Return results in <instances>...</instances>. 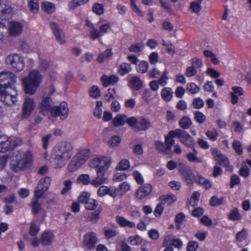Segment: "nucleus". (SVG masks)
Masks as SVG:
<instances>
[{
    "label": "nucleus",
    "mask_w": 251,
    "mask_h": 251,
    "mask_svg": "<svg viewBox=\"0 0 251 251\" xmlns=\"http://www.w3.org/2000/svg\"><path fill=\"white\" fill-rule=\"evenodd\" d=\"M40 113L44 115L49 113L52 117H59L60 119L64 120L68 115L69 108L66 102H62L59 106H53V102L49 97L44 98L40 103Z\"/></svg>",
    "instance_id": "1"
},
{
    "label": "nucleus",
    "mask_w": 251,
    "mask_h": 251,
    "mask_svg": "<svg viewBox=\"0 0 251 251\" xmlns=\"http://www.w3.org/2000/svg\"><path fill=\"white\" fill-rule=\"evenodd\" d=\"M73 155V147L70 143L62 142L57 144L54 148L51 156L56 161L64 165Z\"/></svg>",
    "instance_id": "2"
},
{
    "label": "nucleus",
    "mask_w": 251,
    "mask_h": 251,
    "mask_svg": "<svg viewBox=\"0 0 251 251\" xmlns=\"http://www.w3.org/2000/svg\"><path fill=\"white\" fill-rule=\"evenodd\" d=\"M97 161L99 163L95 167L97 176L95 179L91 181V184L95 187L107 183V178L105 173L111 164L110 160L105 157L97 158Z\"/></svg>",
    "instance_id": "3"
},
{
    "label": "nucleus",
    "mask_w": 251,
    "mask_h": 251,
    "mask_svg": "<svg viewBox=\"0 0 251 251\" xmlns=\"http://www.w3.org/2000/svg\"><path fill=\"white\" fill-rule=\"evenodd\" d=\"M42 79L43 76L39 71L30 72L26 77L22 79L25 93L31 95L35 94Z\"/></svg>",
    "instance_id": "4"
},
{
    "label": "nucleus",
    "mask_w": 251,
    "mask_h": 251,
    "mask_svg": "<svg viewBox=\"0 0 251 251\" xmlns=\"http://www.w3.org/2000/svg\"><path fill=\"white\" fill-rule=\"evenodd\" d=\"M32 158L31 151H19L16 155V160L11 164L10 168L15 172L24 170L30 166Z\"/></svg>",
    "instance_id": "5"
},
{
    "label": "nucleus",
    "mask_w": 251,
    "mask_h": 251,
    "mask_svg": "<svg viewBox=\"0 0 251 251\" xmlns=\"http://www.w3.org/2000/svg\"><path fill=\"white\" fill-rule=\"evenodd\" d=\"M90 152L89 150L84 149L78 152L73 158L68 165V170L70 172L76 171L79 167L83 164L89 158Z\"/></svg>",
    "instance_id": "6"
},
{
    "label": "nucleus",
    "mask_w": 251,
    "mask_h": 251,
    "mask_svg": "<svg viewBox=\"0 0 251 251\" xmlns=\"http://www.w3.org/2000/svg\"><path fill=\"white\" fill-rule=\"evenodd\" d=\"M16 81L15 74L10 72H2L0 73V88L12 89V85Z\"/></svg>",
    "instance_id": "7"
},
{
    "label": "nucleus",
    "mask_w": 251,
    "mask_h": 251,
    "mask_svg": "<svg viewBox=\"0 0 251 251\" xmlns=\"http://www.w3.org/2000/svg\"><path fill=\"white\" fill-rule=\"evenodd\" d=\"M16 95L17 93L14 87H12V89L0 88V100L5 105H11L14 104L17 101Z\"/></svg>",
    "instance_id": "8"
},
{
    "label": "nucleus",
    "mask_w": 251,
    "mask_h": 251,
    "mask_svg": "<svg viewBox=\"0 0 251 251\" xmlns=\"http://www.w3.org/2000/svg\"><path fill=\"white\" fill-rule=\"evenodd\" d=\"M176 136L179 138L181 143L188 148H193L195 146V140L187 132L181 129H176Z\"/></svg>",
    "instance_id": "9"
},
{
    "label": "nucleus",
    "mask_w": 251,
    "mask_h": 251,
    "mask_svg": "<svg viewBox=\"0 0 251 251\" xmlns=\"http://www.w3.org/2000/svg\"><path fill=\"white\" fill-rule=\"evenodd\" d=\"M6 62L18 72L21 71L25 65L23 58L17 54L9 55L6 59Z\"/></svg>",
    "instance_id": "10"
},
{
    "label": "nucleus",
    "mask_w": 251,
    "mask_h": 251,
    "mask_svg": "<svg viewBox=\"0 0 251 251\" xmlns=\"http://www.w3.org/2000/svg\"><path fill=\"white\" fill-rule=\"evenodd\" d=\"M50 182L51 179L48 176L40 179L34 191L35 197L41 198L48 190L50 186Z\"/></svg>",
    "instance_id": "11"
},
{
    "label": "nucleus",
    "mask_w": 251,
    "mask_h": 251,
    "mask_svg": "<svg viewBox=\"0 0 251 251\" xmlns=\"http://www.w3.org/2000/svg\"><path fill=\"white\" fill-rule=\"evenodd\" d=\"M50 26L57 41L60 44L65 43V34L60 25L55 22H50Z\"/></svg>",
    "instance_id": "12"
},
{
    "label": "nucleus",
    "mask_w": 251,
    "mask_h": 251,
    "mask_svg": "<svg viewBox=\"0 0 251 251\" xmlns=\"http://www.w3.org/2000/svg\"><path fill=\"white\" fill-rule=\"evenodd\" d=\"M177 168L187 183H192L193 182L192 176L193 173L190 167L184 163L180 162L178 165Z\"/></svg>",
    "instance_id": "13"
},
{
    "label": "nucleus",
    "mask_w": 251,
    "mask_h": 251,
    "mask_svg": "<svg viewBox=\"0 0 251 251\" xmlns=\"http://www.w3.org/2000/svg\"><path fill=\"white\" fill-rule=\"evenodd\" d=\"M98 242L96 234L94 232H90L84 236L83 244L89 250H93Z\"/></svg>",
    "instance_id": "14"
},
{
    "label": "nucleus",
    "mask_w": 251,
    "mask_h": 251,
    "mask_svg": "<svg viewBox=\"0 0 251 251\" xmlns=\"http://www.w3.org/2000/svg\"><path fill=\"white\" fill-rule=\"evenodd\" d=\"M35 107L34 100L32 99L26 97L22 107V116L24 118H27L31 115Z\"/></svg>",
    "instance_id": "15"
},
{
    "label": "nucleus",
    "mask_w": 251,
    "mask_h": 251,
    "mask_svg": "<svg viewBox=\"0 0 251 251\" xmlns=\"http://www.w3.org/2000/svg\"><path fill=\"white\" fill-rule=\"evenodd\" d=\"M13 149L10 138L4 135H0V152L4 153Z\"/></svg>",
    "instance_id": "16"
},
{
    "label": "nucleus",
    "mask_w": 251,
    "mask_h": 251,
    "mask_svg": "<svg viewBox=\"0 0 251 251\" xmlns=\"http://www.w3.org/2000/svg\"><path fill=\"white\" fill-rule=\"evenodd\" d=\"M152 187L150 184H145L138 188L136 196L139 200H142L148 196L152 191Z\"/></svg>",
    "instance_id": "17"
},
{
    "label": "nucleus",
    "mask_w": 251,
    "mask_h": 251,
    "mask_svg": "<svg viewBox=\"0 0 251 251\" xmlns=\"http://www.w3.org/2000/svg\"><path fill=\"white\" fill-rule=\"evenodd\" d=\"M23 28V25L21 23L11 22L9 23V33L12 36H18L22 32Z\"/></svg>",
    "instance_id": "18"
},
{
    "label": "nucleus",
    "mask_w": 251,
    "mask_h": 251,
    "mask_svg": "<svg viewBox=\"0 0 251 251\" xmlns=\"http://www.w3.org/2000/svg\"><path fill=\"white\" fill-rule=\"evenodd\" d=\"M151 126V122L145 117H140L137 120L135 131H145L148 129Z\"/></svg>",
    "instance_id": "19"
},
{
    "label": "nucleus",
    "mask_w": 251,
    "mask_h": 251,
    "mask_svg": "<svg viewBox=\"0 0 251 251\" xmlns=\"http://www.w3.org/2000/svg\"><path fill=\"white\" fill-rule=\"evenodd\" d=\"M176 132V130H172L169 132L168 135L165 137V144L167 146L168 150L170 151L172 153V147L175 144V141L173 138H177L176 136L175 133Z\"/></svg>",
    "instance_id": "20"
},
{
    "label": "nucleus",
    "mask_w": 251,
    "mask_h": 251,
    "mask_svg": "<svg viewBox=\"0 0 251 251\" xmlns=\"http://www.w3.org/2000/svg\"><path fill=\"white\" fill-rule=\"evenodd\" d=\"M54 238L53 233L50 231L44 232L41 235L40 242L44 246H49Z\"/></svg>",
    "instance_id": "21"
},
{
    "label": "nucleus",
    "mask_w": 251,
    "mask_h": 251,
    "mask_svg": "<svg viewBox=\"0 0 251 251\" xmlns=\"http://www.w3.org/2000/svg\"><path fill=\"white\" fill-rule=\"evenodd\" d=\"M232 92L231 95V103L236 104L238 100V97L244 94V91L241 87L234 86L232 88Z\"/></svg>",
    "instance_id": "22"
},
{
    "label": "nucleus",
    "mask_w": 251,
    "mask_h": 251,
    "mask_svg": "<svg viewBox=\"0 0 251 251\" xmlns=\"http://www.w3.org/2000/svg\"><path fill=\"white\" fill-rule=\"evenodd\" d=\"M100 79L103 86L107 87L110 84L117 83L119 80V78L118 76L113 75H110L109 77L104 75L101 77Z\"/></svg>",
    "instance_id": "23"
},
{
    "label": "nucleus",
    "mask_w": 251,
    "mask_h": 251,
    "mask_svg": "<svg viewBox=\"0 0 251 251\" xmlns=\"http://www.w3.org/2000/svg\"><path fill=\"white\" fill-rule=\"evenodd\" d=\"M117 223L122 227H128L129 228H134L135 224L132 222L127 220L124 217L117 216L116 217Z\"/></svg>",
    "instance_id": "24"
},
{
    "label": "nucleus",
    "mask_w": 251,
    "mask_h": 251,
    "mask_svg": "<svg viewBox=\"0 0 251 251\" xmlns=\"http://www.w3.org/2000/svg\"><path fill=\"white\" fill-rule=\"evenodd\" d=\"M178 124L181 129H188L192 125V121L189 117L183 116L179 120Z\"/></svg>",
    "instance_id": "25"
},
{
    "label": "nucleus",
    "mask_w": 251,
    "mask_h": 251,
    "mask_svg": "<svg viewBox=\"0 0 251 251\" xmlns=\"http://www.w3.org/2000/svg\"><path fill=\"white\" fill-rule=\"evenodd\" d=\"M41 8L44 12L49 14L52 13L55 11V4L47 1L42 2Z\"/></svg>",
    "instance_id": "26"
},
{
    "label": "nucleus",
    "mask_w": 251,
    "mask_h": 251,
    "mask_svg": "<svg viewBox=\"0 0 251 251\" xmlns=\"http://www.w3.org/2000/svg\"><path fill=\"white\" fill-rule=\"evenodd\" d=\"M12 8L7 5L0 3V18L5 19L7 15H10Z\"/></svg>",
    "instance_id": "27"
},
{
    "label": "nucleus",
    "mask_w": 251,
    "mask_h": 251,
    "mask_svg": "<svg viewBox=\"0 0 251 251\" xmlns=\"http://www.w3.org/2000/svg\"><path fill=\"white\" fill-rule=\"evenodd\" d=\"M173 95V92L170 88H164L161 91V95L162 98L165 101L168 102L171 100Z\"/></svg>",
    "instance_id": "28"
},
{
    "label": "nucleus",
    "mask_w": 251,
    "mask_h": 251,
    "mask_svg": "<svg viewBox=\"0 0 251 251\" xmlns=\"http://www.w3.org/2000/svg\"><path fill=\"white\" fill-rule=\"evenodd\" d=\"M113 55L111 49H107L105 50L103 53L100 54L97 58V61L99 63H102L104 61H107Z\"/></svg>",
    "instance_id": "29"
},
{
    "label": "nucleus",
    "mask_w": 251,
    "mask_h": 251,
    "mask_svg": "<svg viewBox=\"0 0 251 251\" xmlns=\"http://www.w3.org/2000/svg\"><path fill=\"white\" fill-rule=\"evenodd\" d=\"M159 199L163 203L168 202L169 205H171L172 203L176 201L177 198L175 195L172 194H169L160 197Z\"/></svg>",
    "instance_id": "30"
},
{
    "label": "nucleus",
    "mask_w": 251,
    "mask_h": 251,
    "mask_svg": "<svg viewBox=\"0 0 251 251\" xmlns=\"http://www.w3.org/2000/svg\"><path fill=\"white\" fill-rule=\"evenodd\" d=\"M126 121V115L118 114L115 118L113 119L112 123L115 126H123Z\"/></svg>",
    "instance_id": "31"
},
{
    "label": "nucleus",
    "mask_w": 251,
    "mask_h": 251,
    "mask_svg": "<svg viewBox=\"0 0 251 251\" xmlns=\"http://www.w3.org/2000/svg\"><path fill=\"white\" fill-rule=\"evenodd\" d=\"M138 139H134L131 143L129 145L130 148H133V152L137 155H141L143 153V150L142 144H137L133 146V144L138 141Z\"/></svg>",
    "instance_id": "32"
},
{
    "label": "nucleus",
    "mask_w": 251,
    "mask_h": 251,
    "mask_svg": "<svg viewBox=\"0 0 251 251\" xmlns=\"http://www.w3.org/2000/svg\"><path fill=\"white\" fill-rule=\"evenodd\" d=\"M228 218L231 221H239L241 219L242 216L239 212L238 208H234L230 211Z\"/></svg>",
    "instance_id": "33"
},
{
    "label": "nucleus",
    "mask_w": 251,
    "mask_h": 251,
    "mask_svg": "<svg viewBox=\"0 0 251 251\" xmlns=\"http://www.w3.org/2000/svg\"><path fill=\"white\" fill-rule=\"evenodd\" d=\"M130 82L132 88L135 90H138L142 87V81L137 76H133L130 79Z\"/></svg>",
    "instance_id": "34"
},
{
    "label": "nucleus",
    "mask_w": 251,
    "mask_h": 251,
    "mask_svg": "<svg viewBox=\"0 0 251 251\" xmlns=\"http://www.w3.org/2000/svg\"><path fill=\"white\" fill-rule=\"evenodd\" d=\"M217 161L218 162L219 165L225 167L226 171H231L233 169L232 167L229 165L228 158L224 155L218 159Z\"/></svg>",
    "instance_id": "35"
},
{
    "label": "nucleus",
    "mask_w": 251,
    "mask_h": 251,
    "mask_svg": "<svg viewBox=\"0 0 251 251\" xmlns=\"http://www.w3.org/2000/svg\"><path fill=\"white\" fill-rule=\"evenodd\" d=\"M202 0H196V1H193L190 4V8L193 13L199 15V13L201 10V4Z\"/></svg>",
    "instance_id": "36"
},
{
    "label": "nucleus",
    "mask_w": 251,
    "mask_h": 251,
    "mask_svg": "<svg viewBox=\"0 0 251 251\" xmlns=\"http://www.w3.org/2000/svg\"><path fill=\"white\" fill-rule=\"evenodd\" d=\"M39 199L34 197L31 202V210L34 214H38L41 210V204L38 201Z\"/></svg>",
    "instance_id": "37"
},
{
    "label": "nucleus",
    "mask_w": 251,
    "mask_h": 251,
    "mask_svg": "<svg viewBox=\"0 0 251 251\" xmlns=\"http://www.w3.org/2000/svg\"><path fill=\"white\" fill-rule=\"evenodd\" d=\"M155 144L157 150L162 153L165 155H170L172 154L170 151L168 150L165 144L160 141H156Z\"/></svg>",
    "instance_id": "38"
},
{
    "label": "nucleus",
    "mask_w": 251,
    "mask_h": 251,
    "mask_svg": "<svg viewBox=\"0 0 251 251\" xmlns=\"http://www.w3.org/2000/svg\"><path fill=\"white\" fill-rule=\"evenodd\" d=\"M131 67L130 64L127 63H123L119 66L118 73L122 75H124L129 73L131 71Z\"/></svg>",
    "instance_id": "39"
},
{
    "label": "nucleus",
    "mask_w": 251,
    "mask_h": 251,
    "mask_svg": "<svg viewBox=\"0 0 251 251\" xmlns=\"http://www.w3.org/2000/svg\"><path fill=\"white\" fill-rule=\"evenodd\" d=\"M130 188V185L126 181H124L119 185L118 188L119 192V196H122L127 191L129 190Z\"/></svg>",
    "instance_id": "40"
},
{
    "label": "nucleus",
    "mask_w": 251,
    "mask_h": 251,
    "mask_svg": "<svg viewBox=\"0 0 251 251\" xmlns=\"http://www.w3.org/2000/svg\"><path fill=\"white\" fill-rule=\"evenodd\" d=\"M28 6L31 12L37 13L39 10L38 0H28Z\"/></svg>",
    "instance_id": "41"
},
{
    "label": "nucleus",
    "mask_w": 251,
    "mask_h": 251,
    "mask_svg": "<svg viewBox=\"0 0 251 251\" xmlns=\"http://www.w3.org/2000/svg\"><path fill=\"white\" fill-rule=\"evenodd\" d=\"M148 68V63L145 61H142L137 65L136 69L138 73L144 74L147 72Z\"/></svg>",
    "instance_id": "42"
},
{
    "label": "nucleus",
    "mask_w": 251,
    "mask_h": 251,
    "mask_svg": "<svg viewBox=\"0 0 251 251\" xmlns=\"http://www.w3.org/2000/svg\"><path fill=\"white\" fill-rule=\"evenodd\" d=\"M88 0H72L68 3L70 9H75L79 6L86 3Z\"/></svg>",
    "instance_id": "43"
},
{
    "label": "nucleus",
    "mask_w": 251,
    "mask_h": 251,
    "mask_svg": "<svg viewBox=\"0 0 251 251\" xmlns=\"http://www.w3.org/2000/svg\"><path fill=\"white\" fill-rule=\"evenodd\" d=\"M194 120L200 124H203L206 120V116L201 111H196L194 113Z\"/></svg>",
    "instance_id": "44"
},
{
    "label": "nucleus",
    "mask_w": 251,
    "mask_h": 251,
    "mask_svg": "<svg viewBox=\"0 0 251 251\" xmlns=\"http://www.w3.org/2000/svg\"><path fill=\"white\" fill-rule=\"evenodd\" d=\"M247 235V230L245 228H243L242 230L237 233L235 236V239L237 241L241 242L246 239Z\"/></svg>",
    "instance_id": "45"
},
{
    "label": "nucleus",
    "mask_w": 251,
    "mask_h": 251,
    "mask_svg": "<svg viewBox=\"0 0 251 251\" xmlns=\"http://www.w3.org/2000/svg\"><path fill=\"white\" fill-rule=\"evenodd\" d=\"M90 97L95 99H98L100 96V90L96 85L91 87L89 92Z\"/></svg>",
    "instance_id": "46"
},
{
    "label": "nucleus",
    "mask_w": 251,
    "mask_h": 251,
    "mask_svg": "<svg viewBox=\"0 0 251 251\" xmlns=\"http://www.w3.org/2000/svg\"><path fill=\"white\" fill-rule=\"evenodd\" d=\"M144 47V45L142 43L133 44L129 47L128 50L130 52L138 53L143 50Z\"/></svg>",
    "instance_id": "47"
},
{
    "label": "nucleus",
    "mask_w": 251,
    "mask_h": 251,
    "mask_svg": "<svg viewBox=\"0 0 251 251\" xmlns=\"http://www.w3.org/2000/svg\"><path fill=\"white\" fill-rule=\"evenodd\" d=\"M187 90L191 94H195L200 91V88L193 82L188 83L187 84Z\"/></svg>",
    "instance_id": "48"
},
{
    "label": "nucleus",
    "mask_w": 251,
    "mask_h": 251,
    "mask_svg": "<svg viewBox=\"0 0 251 251\" xmlns=\"http://www.w3.org/2000/svg\"><path fill=\"white\" fill-rule=\"evenodd\" d=\"M76 181L77 183H81L83 185H88L90 182V178L87 174H82L77 177Z\"/></svg>",
    "instance_id": "49"
},
{
    "label": "nucleus",
    "mask_w": 251,
    "mask_h": 251,
    "mask_svg": "<svg viewBox=\"0 0 251 251\" xmlns=\"http://www.w3.org/2000/svg\"><path fill=\"white\" fill-rule=\"evenodd\" d=\"M129 167V162L126 159L121 160L116 167V169L120 171L127 170Z\"/></svg>",
    "instance_id": "50"
},
{
    "label": "nucleus",
    "mask_w": 251,
    "mask_h": 251,
    "mask_svg": "<svg viewBox=\"0 0 251 251\" xmlns=\"http://www.w3.org/2000/svg\"><path fill=\"white\" fill-rule=\"evenodd\" d=\"M232 147L235 150L236 153L238 155H241L243 153V149L241 142L238 140H234L232 142Z\"/></svg>",
    "instance_id": "51"
},
{
    "label": "nucleus",
    "mask_w": 251,
    "mask_h": 251,
    "mask_svg": "<svg viewBox=\"0 0 251 251\" xmlns=\"http://www.w3.org/2000/svg\"><path fill=\"white\" fill-rule=\"evenodd\" d=\"M90 35L93 40H95L102 36L101 32L98 29L95 27H92V29H89Z\"/></svg>",
    "instance_id": "52"
},
{
    "label": "nucleus",
    "mask_w": 251,
    "mask_h": 251,
    "mask_svg": "<svg viewBox=\"0 0 251 251\" xmlns=\"http://www.w3.org/2000/svg\"><path fill=\"white\" fill-rule=\"evenodd\" d=\"M98 201L94 199L90 200L85 203V208L90 210H94L98 206Z\"/></svg>",
    "instance_id": "53"
},
{
    "label": "nucleus",
    "mask_w": 251,
    "mask_h": 251,
    "mask_svg": "<svg viewBox=\"0 0 251 251\" xmlns=\"http://www.w3.org/2000/svg\"><path fill=\"white\" fill-rule=\"evenodd\" d=\"M224 201V198L218 199L215 196H213L210 200L209 204L212 206H216L223 204Z\"/></svg>",
    "instance_id": "54"
},
{
    "label": "nucleus",
    "mask_w": 251,
    "mask_h": 251,
    "mask_svg": "<svg viewBox=\"0 0 251 251\" xmlns=\"http://www.w3.org/2000/svg\"><path fill=\"white\" fill-rule=\"evenodd\" d=\"M239 173L241 176L245 178L247 177L250 176V169L247 165H242L239 170Z\"/></svg>",
    "instance_id": "55"
},
{
    "label": "nucleus",
    "mask_w": 251,
    "mask_h": 251,
    "mask_svg": "<svg viewBox=\"0 0 251 251\" xmlns=\"http://www.w3.org/2000/svg\"><path fill=\"white\" fill-rule=\"evenodd\" d=\"M90 193L86 192H83L78 197V201L79 202L85 204L86 202H87L90 200Z\"/></svg>",
    "instance_id": "56"
},
{
    "label": "nucleus",
    "mask_w": 251,
    "mask_h": 251,
    "mask_svg": "<svg viewBox=\"0 0 251 251\" xmlns=\"http://www.w3.org/2000/svg\"><path fill=\"white\" fill-rule=\"evenodd\" d=\"M39 231V227L37 226L34 222H31L29 230V234L34 236L38 233Z\"/></svg>",
    "instance_id": "57"
},
{
    "label": "nucleus",
    "mask_w": 251,
    "mask_h": 251,
    "mask_svg": "<svg viewBox=\"0 0 251 251\" xmlns=\"http://www.w3.org/2000/svg\"><path fill=\"white\" fill-rule=\"evenodd\" d=\"M187 159L190 162H194L197 163H201L202 160L201 158L197 157L195 154L192 152H189L186 155Z\"/></svg>",
    "instance_id": "58"
},
{
    "label": "nucleus",
    "mask_w": 251,
    "mask_h": 251,
    "mask_svg": "<svg viewBox=\"0 0 251 251\" xmlns=\"http://www.w3.org/2000/svg\"><path fill=\"white\" fill-rule=\"evenodd\" d=\"M137 122V119L136 118L131 117L128 118L126 116V123L129 126L131 127L134 131L135 130V126H136Z\"/></svg>",
    "instance_id": "59"
},
{
    "label": "nucleus",
    "mask_w": 251,
    "mask_h": 251,
    "mask_svg": "<svg viewBox=\"0 0 251 251\" xmlns=\"http://www.w3.org/2000/svg\"><path fill=\"white\" fill-rule=\"evenodd\" d=\"M164 204L162 201L158 203L155 209L154 214L156 217H159L164 209Z\"/></svg>",
    "instance_id": "60"
},
{
    "label": "nucleus",
    "mask_w": 251,
    "mask_h": 251,
    "mask_svg": "<svg viewBox=\"0 0 251 251\" xmlns=\"http://www.w3.org/2000/svg\"><path fill=\"white\" fill-rule=\"evenodd\" d=\"M199 248L198 243L196 241H189L188 243L187 251H196Z\"/></svg>",
    "instance_id": "61"
},
{
    "label": "nucleus",
    "mask_w": 251,
    "mask_h": 251,
    "mask_svg": "<svg viewBox=\"0 0 251 251\" xmlns=\"http://www.w3.org/2000/svg\"><path fill=\"white\" fill-rule=\"evenodd\" d=\"M93 11L96 14L100 15L104 12L103 6L100 3H95L93 7Z\"/></svg>",
    "instance_id": "62"
},
{
    "label": "nucleus",
    "mask_w": 251,
    "mask_h": 251,
    "mask_svg": "<svg viewBox=\"0 0 251 251\" xmlns=\"http://www.w3.org/2000/svg\"><path fill=\"white\" fill-rule=\"evenodd\" d=\"M129 243L132 245H138L141 243V239L138 235L130 236L128 240Z\"/></svg>",
    "instance_id": "63"
},
{
    "label": "nucleus",
    "mask_w": 251,
    "mask_h": 251,
    "mask_svg": "<svg viewBox=\"0 0 251 251\" xmlns=\"http://www.w3.org/2000/svg\"><path fill=\"white\" fill-rule=\"evenodd\" d=\"M126 177L125 173H117L113 176V179L114 181L120 182L126 179Z\"/></svg>",
    "instance_id": "64"
}]
</instances>
